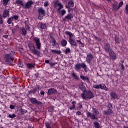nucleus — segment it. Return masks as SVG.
Here are the masks:
<instances>
[{
  "instance_id": "338daca9",
  "label": "nucleus",
  "mask_w": 128,
  "mask_h": 128,
  "mask_svg": "<svg viewBox=\"0 0 128 128\" xmlns=\"http://www.w3.org/2000/svg\"><path fill=\"white\" fill-rule=\"evenodd\" d=\"M45 62L46 64H50V60H46Z\"/></svg>"
},
{
  "instance_id": "3c124183",
  "label": "nucleus",
  "mask_w": 128,
  "mask_h": 128,
  "mask_svg": "<svg viewBox=\"0 0 128 128\" xmlns=\"http://www.w3.org/2000/svg\"><path fill=\"white\" fill-rule=\"evenodd\" d=\"M120 65L121 66L120 70H124V64H120Z\"/></svg>"
},
{
  "instance_id": "4468645a",
  "label": "nucleus",
  "mask_w": 128,
  "mask_h": 128,
  "mask_svg": "<svg viewBox=\"0 0 128 128\" xmlns=\"http://www.w3.org/2000/svg\"><path fill=\"white\" fill-rule=\"evenodd\" d=\"M104 50L107 54H108L111 50H112V49L110 48V45L108 43L105 44L104 46Z\"/></svg>"
},
{
  "instance_id": "6ab92c4d",
  "label": "nucleus",
  "mask_w": 128,
  "mask_h": 128,
  "mask_svg": "<svg viewBox=\"0 0 128 128\" xmlns=\"http://www.w3.org/2000/svg\"><path fill=\"white\" fill-rule=\"evenodd\" d=\"M110 96L111 98V100H116L118 98V94L114 92H112L110 93Z\"/></svg>"
},
{
  "instance_id": "7ed1b4c3",
  "label": "nucleus",
  "mask_w": 128,
  "mask_h": 128,
  "mask_svg": "<svg viewBox=\"0 0 128 128\" xmlns=\"http://www.w3.org/2000/svg\"><path fill=\"white\" fill-rule=\"evenodd\" d=\"M4 60L7 64H12V62H14V55L12 54H5L4 55Z\"/></svg>"
},
{
  "instance_id": "13d9d810",
  "label": "nucleus",
  "mask_w": 128,
  "mask_h": 128,
  "mask_svg": "<svg viewBox=\"0 0 128 128\" xmlns=\"http://www.w3.org/2000/svg\"><path fill=\"white\" fill-rule=\"evenodd\" d=\"M82 114V112H80V111H78L76 112V116H80Z\"/></svg>"
},
{
  "instance_id": "a19ab883",
  "label": "nucleus",
  "mask_w": 128,
  "mask_h": 128,
  "mask_svg": "<svg viewBox=\"0 0 128 128\" xmlns=\"http://www.w3.org/2000/svg\"><path fill=\"white\" fill-rule=\"evenodd\" d=\"M93 88H96V90H99L100 84L98 85V84H94L93 85Z\"/></svg>"
},
{
  "instance_id": "37998d69",
  "label": "nucleus",
  "mask_w": 128,
  "mask_h": 128,
  "mask_svg": "<svg viewBox=\"0 0 128 128\" xmlns=\"http://www.w3.org/2000/svg\"><path fill=\"white\" fill-rule=\"evenodd\" d=\"M25 30H30V26L26 24V26H25Z\"/></svg>"
},
{
  "instance_id": "20e7f679",
  "label": "nucleus",
  "mask_w": 128,
  "mask_h": 128,
  "mask_svg": "<svg viewBox=\"0 0 128 128\" xmlns=\"http://www.w3.org/2000/svg\"><path fill=\"white\" fill-rule=\"evenodd\" d=\"M84 68L85 72H88V66L84 63L76 64L74 65V68L78 72H80V69Z\"/></svg>"
},
{
  "instance_id": "c85d7f7f",
  "label": "nucleus",
  "mask_w": 128,
  "mask_h": 128,
  "mask_svg": "<svg viewBox=\"0 0 128 128\" xmlns=\"http://www.w3.org/2000/svg\"><path fill=\"white\" fill-rule=\"evenodd\" d=\"M73 18L74 16L71 14H68L65 16V18H66V20H70Z\"/></svg>"
},
{
  "instance_id": "a18cd8bd",
  "label": "nucleus",
  "mask_w": 128,
  "mask_h": 128,
  "mask_svg": "<svg viewBox=\"0 0 128 128\" xmlns=\"http://www.w3.org/2000/svg\"><path fill=\"white\" fill-rule=\"evenodd\" d=\"M122 6H124V2L122 1V2H120L118 7L120 8H122Z\"/></svg>"
},
{
  "instance_id": "dca6fc26",
  "label": "nucleus",
  "mask_w": 128,
  "mask_h": 128,
  "mask_svg": "<svg viewBox=\"0 0 128 128\" xmlns=\"http://www.w3.org/2000/svg\"><path fill=\"white\" fill-rule=\"evenodd\" d=\"M38 14H40L41 16H46V10L44 9V8L40 7L38 8Z\"/></svg>"
},
{
  "instance_id": "4d7b16f0",
  "label": "nucleus",
  "mask_w": 128,
  "mask_h": 128,
  "mask_svg": "<svg viewBox=\"0 0 128 128\" xmlns=\"http://www.w3.org/2000/svg\"><path fill=\"white\" fill-rule=\"evenodd\" d=\"M18 66H19L20 68H23L24 67V64L21 62H19Z\"/></svg>"
},
{
  "instance_id": "ddd939ff",
  "label": "nucleus",
  "mask_w": 128,
  "mask_h": 128,
  "mask_svg": "<svg viewBox=\"0 0 128 128\" xmlns=\"http://www.w3.org/2000/svg\"><path fill=\"white\" fill-rule=\"evenodd\" d=\"M48 96H51L52 94H58V90L54 88H50L48 90Z\"/></svg>"
},
{
  "instance_id": "4c0bfd02",
  "label": "nucleus",
  "mask_w": 128,
  "mask_h": 128,
  "mask_svg": "<svg viewBox=\"0 0 128 128\" xmlns=\"http://www.w3.org/2000/svg\"><path fill=\"white\" fill-rule=\"evenodd\" d=\"M46 28V24L41 23L40 28H42V30H44Z\"/></svg>"
},
{
  "instance_id": "bb28decb",
  "label": "nucleus",
  "mask_w": 128,
  "mask_h": 128,
  "mask_svg": "<svg viewBox=\"0 0 128 128\" xmlns=\"http://www.w3.org/2000/svg\"><path fill=\"white\" fill-rule=\"evenodd\" d=\"M26 66L28 70H32V68H34V64L30 63H28L26 64Z\"/></svg>"
},
{
  "instance_id": "79ce46f5",
  "label": "nucleus",
  "mask_w": 128,
  "mask_h": 128,
  "mask_svg": "<svg viewBox=\"0 0 128 128\" xmlns=\"http://www.w3.org/2000/svg\"><path fill=\"white\" fill-rule=\"evenodd\" d=\"M66 10H62L60 11V14H62V16H64V14H66Z\"/></svg>"
},
{
  "instance_id": "412c9836",
  "label": "nucleus",
  "mask_w": 128,
  "mask_h": 128,
  "mask_svg": "<svg viewBox=\"0 0 128 128\" xmlns=\"http://www.w3.org/2000/svg\"><path fill=\"white\" fill-rule=\"evenodd\" d=\"M112 8L114 10H120V7L118 6V4L114 3L112 4Z\"/></svg>"
},
{
  "instance_id": "5fc2aeb1",
  "label": "nucleus",
  "mask_w": 128,
  "mask_h": 128,
  "mask_svg": "<svg viewBox=\"0 0 128 128\" xmlns=\"http://www.w3.org/2000/svg\"><path fill=\"white\" fill-rule=\"evenodd\" d=\"M35 88H36V90H40V85H37Z\"/></svg>"
},
{
  "instance_id": "603ef678",
  "label": "nucleus",
  "mask_w": 128,
  "mask_h": 128,
  "mask_svg": "<svg viewBox=\"0 0 128 128\" xmlns=\"http://www.w3.org/2000/svg\"><path fill=\"white\" fill-rule=\"evenodd\" d=\"M58 1H56L55 2H54V8H56V6H58Z\"/></svg>"
},
{
  "instance_id": "c9c22d12",
  "label": "nucleus",
  "mask_w": 128,
  "mask_h": 128,
  "mask_svg": "<svg viewBox=\"0 0 128 128\" xmlns=\"http://www.w3.org/2000/svg\"><path fill=\"white\" fill-rule=\"evenodd\" d=\"M77 104H78L77 110H81V108H82V104L81 102H79Z\"/></svg>"
},
{
  "instance_id": "680f3d73",
  "label": "nucleus",
  "mask_w": 128,
  "mask_h": 128,
  "mask_svg": "<svg viewBox=\"0 0 128 128\" xmlns=\"http://www.w3.org/2000/svg\"><path fill=\"white\" fill-rule=\"evenodd\" d=\"M32 94V90L28 91V94Z\"/></svg>"
},
{
  "instance_id": "c756f323",
  "label": "nucleus",
  "mask_w": 128,
  "mask_h": 128,
  "mask_svg": "<svg viewBox=\"0 0 128 128\" xmlns=\"http://www.w3.org/2000/svg\"><path fill=\"white\" fill-rule=\"evenodd\" d=\"M68 6H69V8H74V3L72 0L68 2Z\"/></svg>"
},
{
  "instance_id": "2f4dec72",
  "label": "nucleus",
  "mask_w": 128,
  "mask_h": 128,
  "mask_svg": "<svg viewBox=\"0 0 128 128\" xmlns=\"http://www.w3.org/2000/svg\"><path fill=\"white\" fill-rule=\"evenodd\" d=\"M71 76L74 78V80H79L78 76L76 75V73L74 72L71 73Z\"/></svg>"
},
{
  "instance_id": "b1692460",
  "label": "nucleus",
  "mask_w": 128,
  "mask_h": 128,
  "mask_svg": "<svg viewBox=\"0 0 128 128\" xmlns=\"http://www.w3.org/2000/svg\"><path fill=\"white\" fill-rule=\"evenodd\" d=\"M51 52L52 54H62V51H60V50H54L52 49L51 50Z\"/></svg>"
},
{
  "instance_id": "69168bd1",
  "label": "nucleus",
  "mask_w": 128,
  "mask_h": 128,
  "mask_svg": "<svg viewBox=\"0 0 128 128\" xmlns=\"http://www.w3.org/2000/svg\"><path fill=\"white\" fill-rule=\"evenodd\" d=\"M40 94H41V96H44V92L42 91V92H40Z\"/></svg>"
},
{
  "instance_id": "0eeeda50",
  "label": "nucleus",
  "mask_w": 128,
  "mask_h": 128,
  "mask_svg": "<svg viewBox=\"0 0 128 128\" xmlns=\"http://www.w3.org/2000/svg\"><path fill=\"white\" fill-rule=\"evenodd\" d=\"M108 110L103 111V114H106V116H110L114 114L112 111V104L109 102L108 106H107Z\"/></svg>"
},
{
  "instance_id": "8fccbe9b",
  "label": "nucleus",
  "mask_w": 128,
  "mask_h": 128,
  "mask_svg": "<svg viewBox=\"0 0 128 128\" xmlns=\"http://www.w3.org/2000/svg\"><path fill=\"white\" fill-rule=\"evenodd\" d=\"M44 6L46 8V6H48V1L45 2L44 4Z\"/></svg>"
},
{
  "instance_id": "e433bc0d",
  "label": "nucleus",
  "mask_w": 128,
  "mask_h": 128,
  "mask_svg": "<svg viewBox=\"0 0 128 128\" xmlns=\"http://www.w3.org/2000/svg\"><path fill=\"white\" fill-rule=\"evenodd\" d=\"M64 52L66 54H68L70 52V49L69 48H66Z\"/></svg>"
},
{
  "instance_id": "e2e57ef3",
  "label": "nucleus",
  "mask_w": 128,
  "mask_h": 128,
  "mask_svg": "<svg viewBox=\"0 0 128 128\" xmlns=\"http://www.w3.org/2000/svg\"><path fill=\"white\" fill-rule=\"evenodd\" d=\"M3 37L4 38H8V35L4 34L3 36Z\"/></svg>"
},
{
  "instance_id": "9b49d317",
  "label": "nucleus",
  "mask_w": 128,
  "mask_h": 128,
  "mask_svg": "<svg viewBox=\"0 0 128 128\" xmlns=\"http://www.w3.org/2000/svg\"><path fill=\"white\" fill-rule=\"evenodd\" d=\"M29 100L32 102V104H42V102L38 100L36 98H29Z\"/></svg>"
},
{
  "instance_id": "1a4fd4ad",
  "label": "nucleus",
  "mask_w": 128,
  "mask_h": 128,
  "mask_svg": "<svg viewBox=\"0 0 128 128\" xmlns=\"http://www.w3.org/2000/svg\"><path fill=\"white\" fill-rule=\"evenodd\" d=\"M33 40L35 42L36 50H40L42 46V43L40 38L38 37H34L33 38Z\"/></svg>"
},
{
  "instance_id": "f03ea898",
  "label": "nucleus",
  "mask_w": 128,
  "mask_h": 128,
  "mask_svg": "<svg viewBox=\"0 0 128 128\" xmlns=\"http://www.w3.org/2000/svg\"><path fill=\"white\" fill-rule=\"evenodd\" d=\"M81 97L82 100H92L94 98V92L90 90H88L86 92V94L84 92H83L81 94Z\"/></svg>"
},
{
  "instance_id": "2eb2a0df",
  "label": "nucleus",
  "mask_w": 128,
  "mask_h": 128,
  "mask_svg": "<svg viewBox=\"0 0 128 128\" xmlns=\"http://www.w3.org/2000/svg\"><path fill=\"white\" fill-rule=\"evenodd\" d=\"M8 16H10V10L8 9H4L2 14V18H6Z\"/></svg>"
},
{
  "instance_id": "4be33fe9",
  "label": "nucleus",
  "mask_w": 128,
  "mask_h": 128,
  "mask_svg": "<svg viewBox=\"0 0 128 128\" xmlns=\"http://www.w3.org/2000/svg\"><path fill=\"white\" fill-rule=\"evenodd\" d=\"M114 42H116V44H120L122 39L120 38L119 36L116 35L114 37Z\"/></svg>"
},
{
  "instance_id": "de8ad7c7",
  "label": "nucleus",
  "mask_w": 128,
  "mask_h": 128,
  "mask_svg": "<svg viewBox=\"0 0 128 128\" xmlns=\"http://www.w3.org/2000/svg\"><path fill=\"white\" fill-rule=\"evenodd\" d=\"M58 6L60 9L64 8V5L62 4V3H58Z\"/></svg>"
},
{
  "instance_id": "5701e85b",
  "label": "nucleus",
  "mask_w": 128,
  "mask_h": 128,
  "mask_svg": "<svg viewBox=\"0 0 128 128\" xmlns=\"http://www.w3.org/2000/svg\"><path fill=\"white\" fill-rule=\"evenodd\" d=\"M79 88H80V90L84 93H86V86H84V84L80 85L79 86Z\"/></svg>"
},
{
  "instance_id": "f257e3e1",
  "label": "nucleus",
  "mask_w": 128,
  "mask_h": 128,
  "mask_svg": "<svg viewBox=\"0 0 128 128\" xmlns=\"http://www.w3.org/2000/svg\"><path fill=\"white\" fill-rule=\"evenodd\" d=\"M94 113H92L90 112H88L86 114V118H90L91 120H98V118L96 116H98L100 114V112L98 110V109L96 108H93Z\"/></svg>"
},
{
  "instance_id": "f704fd0d",
  "label": "nucleus",
  "mask_w": 128,
  "mask_h": 128,
  "mask_svg": "<svg viewBox=\"0 0 128 128\" xmlns=\"http://www.w3.org/2000/svg\"><path fill=\"white\" fill-rule=\"evenodd\" d=\"M52 44L53 46H56L58 44V42H56V39L53 38V40H52Z\"/></svg>"
},
{
  "instance_id": "72a5a7b5",
  "label": "nucleus",
  "mask_w": 128,
  "mask_h": 128,
  "mask_svg": "<svg viewBox=\"0 0 128 128\" xmlns=\"http://www.w3.org/2000/svg\"><path fill=\"white\" fill-rule=\"evenodd\" d=\"M10 0H2V4L4 6H8V4Z\"/></svg>"
},
{
  "instance_id": "f8f14e48",
  "label": "nucleus",
  "mask_w": 128,
  "mask_h": 128,
  "mask_svg": "<svg viewBox=\"0 0 128 128\" xmlns=\"http://www.w3.org/2000/svg\"><path fill=\"white\" fill-rule=\"evenodd\" d=\"M92 58H94V56H92V54L91 53H88L86 54V62H88V64H90L92 62Z\"/></svg>"
},
{
  "instance_id": "49530a36",
  "label": "nucleus",
  "mask_w": 128,
  "mask_h": 128,
  "mask_svg": "<svg viewBox=\"0 0 128 128\" xmlns=\"http://www.w3.org/2000/svg\"><path fill=\"white\" fill-rule=\"evenodd\" d=\"M38 18L40 20H42L44 18V16H42V15L38 14Z\"/></svg>"
},
{
  "instance_id": "a211bd4d",
  "label": "nucleus",
  "mask_w": 128,
  "mask_h": 128,
  "mask_svg": "<svg viewBox=\"0 0 128 128\" xmlns=\"http://www.w3.org/2000/svg\"><path fill=\"white\" fill-rule=\"evenodd\" d=\"M99 88H100L101 90H106V92H108V88H106V86L104 84H100Z\"/></svg>"
},
{
  "instance_id": "774afa93",
  "label": "nucleus",
  "mask_w": 128,
  "mask_h": 128,
  "mask_svg": "<svg viewBox=\"0 0 128 128\" xmlns=\"http://www.w3.org/2000/svg\"><path fill=\"white\" fill-rule=\"evenodd\" d=\"M22 114H24L26 112L24 111V110H21Z\"/></svg>"
},
{
  "instance_id": "393cba45",
  "label": "nucleus",
  "mask_w": 128,
  "mask_h": 128,
  "mask_svg": "<svg viewBox=\"0 0 128 128\" xmlns=\"http://www.w3.org/2000/svg\"><path fill=\"white\" fill-rule=\"evenodd\" d=\"M76 101H72V106L69 108L70 110H74V108H76Z\"/></svg>"
},
{
  "instance_id": "473e14b6",
  "label": "nucleus",
  "mask_w": 128,
  "mask_h": 128,
  "mask_svg": "<svg viewBox=\"0 0 128 128\" xmlns=\"http://www.w3.org/2000/svg\"><path fill=\"white\" fill-rule=\"evenodd\" d=\"M94 124L95 128H102L98 122H94Z\"/></svg>"
},
{
  "instance_id": "0e129e2a",
  "label": "nucleus",
  "mask_w": 128,
  "mask_h": 128,
  "mask_svg": "<svg viewBox=\"0 0 128 128\" xmlns=\"http://www.w3.org/2000/svg\"><path fill=\"white\" fill-rule=\"evenodd\" d=\"M80 44L82 48H84V44L82 43V42L80 43Z\"/></svg>"
},
{
  "instance_id": "ea45409f",
  "label": "nucleus",
  "mask_w": 128,
  "mask_h": 128,
  "mask_svg": "<svg viewBox=\"0 0 128 128\" xmlns=\"http://www.w3.org/2000/svg\"><path fill=\"white\" fill-rule=\"evenodd\" d=\"M16 116V115L14 114H9L8 116V118H14Z\"/></svg>"
},
{
  "instance_id": "aec40b11",
  "label": "nucleus",
  "mask_w": 128,
  "mask_h": 128,
  "mask_svg": "<svg viewBox=\"0 0 128 128\" xmlns=\"http://www.w3.org/2000/svg\"><path fill=\"white\" fill-rule=\"evenodd\" d=\"M15 4L18 6H22V8H24V3L22 0H16Z\"/></svg>"
},
{
  "instance_id": "9d476101",
  "label": "nucleus",
  "mask_w": 128,
  "mask_h": 128,
  "mask_svg": "<svg viewBox=\"0 0 128 128\" xmlns=\"http://www.w3.org/2000/svg\"><path fill=\"white\" fill-rule=\"evenodd\" d=\"M34 2L32 0H28L26 4L25 5L24 4L23 6V8H26L28 10V8H30L32 4H34Z\"/></svg>"
},
{
  "instance_id": "bf43d9fd",
  "label": "nucleus",
  "mask_w": 128,
  "mask_h": 128,
  "mask_svg": "<svg viewBox=\"0 0 128 128\" xmlns=\"http://www.w3.org/2000/svg\"><path fill=\"white\" fill-rule=\"evenodd\" d=\"M36 88H34V89L32 90V94H34L36 92Z\"/></svg>"
},
{
  "instance_id": "c03bdc74",
  "label": "nucleus",
  "mask_w": 128,
  "mask_h": 128,
  "mask_svg": "<svg viewBox=\"0 0 128 128\" xmlns=\"http://www.w3.org/2000/svg\"><path fill=\"white\" fill-rule=\"evenodd\" d=\"M94 38L96 40H98V42H102V39L96 36H94Z\"/></svg>"
},
{
  "instance_id": "6e6d98bb",
  "label": "nucleus",
  "mask_w": 128,
  "mask_h": 128,
  "mask_svg": "<svg viewBox=\"0 0 128 128\" xmlns=\"http://www.w3.org/2000/svg\"><path fill=\"white\" fill-rule=\"evenodd\" d=\"M85 80H86L88 84H90V78H88V77L86 76Z\"/></svg>"
},
{
  "instance_id": "423d86ee",
  "label": "nucleus",
  "mask_w": 128,
  "mask_h": 128,
  "mask_svg": "<svg viewBox=\"0 0 128 128\" xmlns=\"http://www.w3.org/2000/svg\"><path fill=\"white\" fill-rule=\"evenodd\" d=\"M28 46L30 48L32 54H35L36 56H40V52L36 49V46H34V43L29 44H28Z\"/></svg>"
},
{
  "instance_id": "6e6552de",
  "label": "nucleus",
  "mask_w": 128,
  "mask_h": 128,
  "mask_svg": "<svg viewBox=\"0 0 128 128\" xmlns=\"http://www.w3.org/2000/svg\"><path fill=\"white\" fill-rule=\"evenodd\" d=\"M18 20V16L13 15L8 19L6 22L8 24H12V26H14V22H14V20Z\"/></svg>"
},
{
  "instance_id": "58836bf2",
  "label": "nucleus",
  "mask_w": 128,
  "mask_h": 128,
  "mask_svg": "<svg viewBox=\"0 0 128 128\" xmlns=\"http://www.w3.org/2000/svg\"><path fill=\"white\" fill-rule=\"evenodd\" d=\"M4 24V20L2 19V16L0 14V25Z\"/></svg>"
},
{
  "instance_id": "a878e982",
  "label": "nucleus",
  "mask_w": 128,
  "mask_h": 128,
  "mask_svg": "<svg viewBox=\"0 0 128 128\" xmlns=\"http://www.w3.org/2000/svg\"><path fill=\"white\" fill-rule=\"evenodd\" d=\"M66 44H68V41H66V40L63 39L61 41V46H62L64 47L66 46Z\"/></svg>"
},
{
  "instance_id": "f3484780",
  "label": "nucleus",
  "mask_w": 128,
  "mask_h": 128,
  "mask_svg": "<svg viewBox=\"0 0 128 128\" xmlns=\"http://www.w3.org/2000/svg\"><path fill=\"white\" fill-rule=\"evenodd\" d=\"M108 54H110V58L111 60H116V54L114 53V50L110 51Z\"/></svg>"
},
{
  "instance_id": "052dcab7",
  "label": "nucleus",
  "mask_w": 128,
  "mask_h": 128,
  "mask_svg": "<svg viewBox=\"0 0 128 128\" xmlns=\"http://www.w3.org/2000/svg\"><path fill=\"white\" fill-rule=\"evenodd\" d=\"M10 110H14V106L11 104L10 106Z\"/></svg>"
},
{
  "instance_id": "09e8293b",
  "label": "nucleus",
  "mask_w": 128,
  "mask_h": 128,
  "mask_svg": "<svg viewBox=\"0 0 128 128\" xmlns=\"http://www.w3.org/2000/svg\"><path fill=\"white\" fill-rule=\"evenodd\" d=\"M125 10L126 14H128V4L126 5Z\"/></svg>"
},
{
  "instance_id": "39448f33",
  "label": "nucleus",
  "mask_w": 128,
  "mask_h": 128,
  "mask_svg": "<svg viewBox=\"0 0 128 128\" xmlns=\"http://www.w3.org/2000/svg\"><path fill=\"white\" fill-rule=\"evenodd\" d=\"M66 34V36H69V42L72 46H78V44H76V42H75L72 38L74 36V34L70 32V31H66L65 32Z\"/></svg>"
},
{
  "instance_id": "864d4df0",
  "label": "nucleus",
  "mask_w": 128,
  "mask_h": 128,
  "mask_svg": "<svg viewBox=\"0 0 128 128\" xmlns=\"http://www.w3.org/2000/svg\"><path fill=\"white\" fill-rule=\"evenodd\" d=\"M80 78L81 80H86V76H84V75L80 76Z\"/></svg>"
},
{
  "instance_id": "cd10ccee",
  "label": "nucleus",
  "mask_w": 128,
  "mask_h": 128,
  "mask_svg": "<svg viewBox=\"0 0 128 128\" xmlns=\"http://www.w3.org/2000/svg\"><path fill=\"white\" fill-rule=\"evenodd\" d=\"M44 126L46 128H52V124L50 122H45Z\"/></svg>"
},
{
  "instance_id": "7c9ffc66",
  "label": "nucleus",
  "mask_w": 128,
  "mask_h": 128,
  "mask_svg": "<svg viewBox=\"0 0 128 128\" xmlns=\"http://www.w3.org/2000/svg\"><path fill=\"white\" fill-rule=\"evenodd\" d=\"M22 30V36H26V34H28V32L26 31V28H22L21 29Z\"/></svg>"
}]
</instances>
